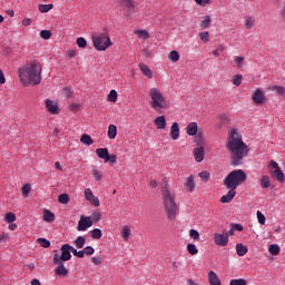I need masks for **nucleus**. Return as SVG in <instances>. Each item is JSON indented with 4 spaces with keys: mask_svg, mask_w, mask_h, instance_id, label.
<instances>
[{
    "mask_svg": "<svg viewBox=\"0 0 285 285\" xmlns=\"http://www.w3.org/2000/svg\"><path fill=\"white\" fill-rule=\"evenodd\" d=\"M120 235H121L124 242H128V239H130V226L125 225Z\"/></svg>",
    "mask_w": 285,
    "mask_h": 285,
    "instance_id": "obj_27",
    "label": "nucleus"
},
{
    "mask_svg": "<svg viewBox=\"0 0 285 285\" xmlns=\"http://www.w3.org/2000/svg\"><path fill=\"white\" fill-rule=\"evenodd\" d=\"M268 169L269 170H279V164L275 160H271L268 164Z\"/></svg>",
    "mask_w": 285,
    "mask_h": 285,
    "instance_id": "obj_60",
    "label": "nucleus"
},
{
    "mask_svg": "<svg viewBox=\"0 0 285 285\" xmlns=\"http://www.w3.org/2000/svg\"><path fill=\"white\" fill-rule=\"evenodd\" d=\"M235 63H236V66H238V68H243L244 67V57H236L235 58Z\"/></svg>",
    "mask_w": 285,
    "mask_h": 285,
    "instance_id": "obj_62",
    "label": "nucleus"
},
{
    "mask_svg": "<svg viewBox=\"0 0 285 285\" xmlns=\"http://www.w3.org/2000/svg\"><path fill=\"white\" fill-rule=\"evenodd\" d=\"M187 250H188L189 255H197V253H199V249H197V246L193 243H189L187 245Z\"/></svg>",
    "mask_w": 285,
    "mask_h": 285,
    "instance_id": "obj_37",
    "label": "nucleus"
},
{
    "mask_svg": "<svg viewBox=\"0 0 285 285\" xmlns=\"http://www.w3.org/2000/svg\"><path fill=\"white\" fill-rule=\"evenodd\" d=\"M279 250H281V248H279V245H277V244H272L268 247V253L271 255H279Z\"/></svg>",
    "mask_w": 285,
    "mask_h": 285,
    "instance_id": "obj_34",
    "label": "nucleus"
},
{
    "mask_svg": "<svg viewBox=\"0 0 285 285\" xmlns=\"http://www.w3.org/2000/svg\"><path fill=\"white\" fill-rule=\"evenodd\" d=\"M195 144L198 148H204V137H202V135H197L195 138Z\"/></svg>",
    "mask_w": 285,
    "mask_h": 285,
    "instance_id": "obj_43",
    "label": "nucleus"
},
{
    "mask_svg": "<svg viewBox=\"0 0 285 285\" xmlns=\"http://www.w3.org/2000/svg\"><path fill=\"white\" fill-rule=\"evenodd\" d=\"M32 190V187L30 186V184H26L22 188H21V193L23 197H28L30 195Z\"/></svg>",
    "mask_w": 285,
    "mask_h": 285,
    "instance_id": "obj_38",
    "label": "nucleus"
},
{
    "mask_svg": "<svg viewBox=\"0 0 285 285\" xmlns=\"http://www.w3.org/2000/svg\"><path fill=\"white\" fill-rule=\"evenodd\" d=\"M79 104H77V102H72L71 105H70V110H79Z\"/></svg>",
    "mask_w": 285,
    "mask_h": 285,
    "instance_id": "obj_64",
    "label": "nucleus"
},
{
    "mask_svg": "<svg viewBox=\"0 0 285 285\" xmlns=\"http://www.w3.org/2000/svg\"><path fill=\"white\" fill-rule=\"evenodd\" d=\"M105 161H109V164H111V166L117 164V155L108 154V156H107Z\"/></svg>",
    "mask_w": 285,
    "mask_h": 285,
    "instance_id": "obj_59",
    "label": "nucleus"
},
{
    "mask_svg": "<svg viewBox=\"0 0 285 285\" xmlns=\"http://www.w3.org/2000/svg\"><path fill=\"white\" fill-rule=\"evenodd\" d=\"M210 21H212L210 16H205L200 21V28L203 29L210 28Z\"/></svg>",
    "mask_w": 285,
    "mask_h": 285,
    "instance_id": "obj_35",
    "label": "nucleus"
},
{
    "mask_svg": "<svg viewBox=\"0 0 285 285\" xmlns=\"http://www.w3.org/2000/svg\"><path fill=\"white\" fill-rule=\"evenodd\" d=\"M197 130H198L197 122H190L186 128V132L187 135H189V137H195V135H197Z\"/></svg>",
    "mask_w": 285,
    "mask_h": 285,
    "instance_id": "obj_19",
    "label": "nucleus"
},
{
    "mask_svg": "<svg viewBox=\"0 0 285 285\" xmlns=\"http://www.w3.org/2000/svg\"><path fill=\"white\" fill-rule=\"evenodd\" d=\"M115 137H117V126L109 125V127H108V138L109 139H115Z\"/></svg>",
    "mask_w": 285,
    "mask_h": 285,
    "instance_id": "obj_32",
    "label": "nucleus"
},
{
    "mask_svg": "<svg viewBox=\"0 0 285 285\" xmlns=\"http://www.w3.org/2000/svg\"><path fill=\"white\" fill-rule=\"evenodd\" d=\"M261 188L266 190V188H271V178L268 176H263L261 179Z\"/></svg>",
    "mask_w": 285,
    "mask_h": 285,
    "instance_id": "obj_30",
    "label": "nucleus"
},
{
    "mask_svg": "<svg viewBox=\"0 0 285 285\" xmlns=\"http://www.w3.org/2000/svg\"><path fill=\"white\" fill-rule=\"evenodd\" d=\"M254 24H255V19H253L250 17L245 18V27L250 29V28H253Z\"/></svg>",
    "mask_w": 285,
    "mask_h": 285,
    "instance_id": "obj_58",
    "label": "nucleus"
},
{
    "mask_svg": "<svg viewBox=\"0 0 285 285\" xmlns=\"http://www.w3.org/2000/svg\"><path fill=\"white\" fill-rule=\"evenodd\" d=\"M40 37L41 39H50V37H52V32H50V30H41L40 31Z\"/></svg>",
    "mask_w": 285,
    "mask_h": 285,
    "instance_id": "obj_55",
    "label": "nucleus"
},
{
    "mask_svg": "<svg viewBox=\"0 0 285 285\" xmlns=\"http://www.w3.org/2000/svg\"><path fill=\"white\" fill-rule=\"evenodd\" d=\"M199 177L203 179V181H208V179H210V173L207 170L200 171Z\"/></svg>",
    "mask_w": 285,
    "mask_h": 285,
    "instance_id": "obj_56",
    "label": "nucleus"
},
{
    "mask_svg": "<svg viewBox=\"0 0 285 285\" xmlns=\"http://www.w3.org/2000/svg\"><path fill=\"white\" fill-rule=\"evenodd\" d=\"M205 156H206V151L204 150V147L194 148V157L197 164H202V160L204 159Z\"/></svg>",
    "mask_w": 285,
    "mask_h": 285,
    "instance_id": "obj_14",
    "label": "nucleus"
},
{
    "mask_svg": "<svg viewBox=\"0 0 285 285\" xmlns=\"http://www.w3.org/2000/svg\"><path fill=\"white\" fill-rule=\"evenodd\" d=\"M71 253L75 255V257H79V259H83V249L77 250L73 246H71Z\"/></svg>",
    "mask_w": 285,
    "mask_h": 285,
    "instance_id": "obj_45",
    "label": "nucleus"
},
{
    "mask_svg": "<svg viewBox=\"0 0 285 285\" xmlns=\"http://www.w3.org/2000/svg\"><path fill=\"white\" fill-rule=\"evenodd\" d=\"M246 173L242 169L232 170L223 180L225 188H233L237 190L238 186H242L246 181Z\"/></svg>",
    "mask_w": 285,
    "mask_h": 285,
    "instance_id": "obj_6",
    "label": "nucleus"
},
{
    "mask_svg": "<svg viewBox=\"0 0 285 285\" xmlns=\"http://www.w3.org/2000/svg\"><path fill=\"white\" fill-rule=\"evenodd\" d=\"M73 245L76 248H83L86 246V237L85 236H78L76 240H73Z\"/></svg>",
    "mask_w": 285,
    "mask_h": 285,
    "instance_id": "obj_28",
    "label": "nucleus"
},
{
    "mask_svg": "<svg viewBox=\"0 0 285 285\" xmlns=\"http://www.w3.org/2000/svg\"><path fill=\"white\" fill-rule=\"evenodd\" d=\"M122 8H127L129 14L135 12V2L132 0H121Z\"/></svg>",
    "mask_w": 285,
    "mask_h": 285,
    "instance_id": "obj_22",
    "label": "nucleus"
},
{
    "mask_svg": "<svg viewBox=\"0 0 285 285\" xmlns=\"http://www.w3.org/2000/svg\"><path fill=\"white\" fill-rule=\"evenodd\" d=\"M236 253L238 255V257H244V255H246V253H248V247H246V245L238 243L236 244Z\"/></svg>",
    "mask_w": 285,
    "mask_h": 285,
    "instance_id": "obj_20",
    "label": "nucleus"
},
{
    "mask_svg": "<svg viewBox=\"0 0 285 285\" xmlns=\"http://www.w3.org/2000/svg\"><path fill=\"white\" fill-rule=\"evenodd\" d=\"M272 177H275V179H277V181H281V184H284L285 176H284V171H282V169L273 170Z\"/></svg>",
    "mask_w": 285,
    "mask_h": 285,
    "instance_id": "obj_24",
    "label": "nucleus"
},
{
    "mask_svg": "<svg viewBox=\"0 0 285 285\" xmlns=\"http://www.w3.org/2000/svg\"><path fill=\"white\" fill-rule=\"evenodd\" d=\"M91 222H100L101 220V213L95 212L89 216Z\"/></svg>",
    "mask_w": 285,
    "mask_h": 285,
    "instance_id": "obj_57",
    "label": "nucleus"
},
{
    "mask_svg": "<svg viewBox=\"0 0 285 285\" xmlns=\"http://www.w3.org/2000/svg\"><path fill=\"white\" fill-rule=\"evenodd\" d=\"M134 35L138 37V39H150V33H148L146 30L140 29V30H135Z\"/></svg>",
    "mask_w": 285,
    "mask_h": 285,
    "instance_id": "obj_26",
    "label": "nucleus"
},
{
    "mask_svg": "<svg viewBox=\"0 0 285 285\" xmlns=\"http://www.w3.org/2000/svg\"><path fill=\"white\" fill-rule=\"evenodd\" d=\"M139 68L147 79H153V70H150V67H148V65L140 63Z\"/></svg>",
    "mask_w": 285,
    "mask_h": 285,
    "instance_id": "obj_18",
    "label": "nucleus"
},
{
    "mask_svg": "<svg viewBox=\"0 0 285 285\" xmlns=\"http://www.w3.org/2000/svg\"><path fill=\"white\" fill-rule=\"evenodd\" d=\"M243 77L242 75H235L233 77V83L234 86H242Z\"/></svg>",
    "mask_w": 285,
    "mask_h": 285,
    "instance_id": "obj_54",
    "label": "nucleus"
},
{
    "mask_svg": "<svg viewBox=\"0 0 285 285\" xmlns=\"http://www.w3.org/2000/svg\"><path fill=\"white\" fill-rule=\"evenodd\" d=\"M168 59L169 61H171L173 63H177V61H179V52H177V50H173L168 53Z\"/></svg>",
    "mask_w": 285,
    "mask_h": 285,
    "instance_id": "obj_31",
    "label": "nucleus"
},
{
    "mask_svg": "<svg viewBox=\"0 0 285 285\" xmlns=\"http://www.w3.org/2000/svg\"><path fill=\"white\" fill-rule=\"evenodd\" d=\"M199 37L204 41V43H208V41H210V33L208 31L200 32Z\"/></svg>",
    "mask_w": 285,
    "mask_h": 285,
    "instance_id": "obj_42",
    "label": "nucleus"
},
{
    "mask_svg": "<svg viewBox=\"0 0 285 285\" xmlns=\"http://www.w3.org/2000/svg\"><path fill=\"white\" fill-rule=\"evenodd\" d=\"M37 242L42 248H50V240L48 238H38Z\"/></svg>",
    "mask_w": 285,
    "mask_h": 285,
    "instance_id": "obj_40",
    "label": "nucleus"
},
{
    "mask_svg": "<svg viewBox=\"0 0 285 285\" xmlns=\"http://www.w3.org/2000/svg\"><path fill=\"white\" fill-rule=\"evenodd\" d=\"M91 40L94 43V48L98 50L99 52H104L105 50H108L110 46H112V41L110 40V36L108 33H92Z\"/></svg>",
    "mask_w": 285,
    "mask_h": 285,
    "instance_id": "obj_7",
    "label": "nucleus"
},
{
    "mask_svg": "<svg viewBox=\"0 0 285 285\" xmlns=\"http://www.w3.org/2000/svg\"><path fill=\"white\" fill-rule=\"evenodd\" d=\"M154 124L157 130H164L166 128V116H158Z\"/></svg>",
    "mask_w": 285,
    "mask_h": 285,
    "instance_id": "obj_17",
    "label": "nucleus"
},
{
    "mask_svg": "<svg viewBox=\"0 0 285 285\" xmlns=\"http://www.w3.org/2000/svg\"><path fill=\"white\" fill-rule=\"evenodd\" d=\"M81 144H85V146H92V137L88 134H83L80 138Z\"/></svg>",
    "mask_w": 285,
    "mask_h": 285,
    "instance_id": "obj_29",
    "label": "nucleus"
},
{
    "mask_svg": "<svg viewBox=\"0 0 285 285\" xmlns=\"http://www.w3.org/2000/svg\"><path fill=\"white\" fill-rule=\"evenodd\" d=\"M227 190L228 193L220 198L222 204H230V200L235 199V195H237V189L227 188Z\"/></svg>",
    "mask_w": 285,
    "mask_h": 285,
    "instance_id": "obj_13",
    "label": "nucleus"
},
{
    "mask_svg": "<svg viewBox=\"0 0 285 285\" xmlns=\"http://www.w3.org/2000/svg\"><path fill=\"white\" fill-rule=\"evenodd\" d=\"M92 177L95 178L96 181H101V173H99L97 168L92 169Z\"/></svg>",
    "mask_w": 285,
    "mask_h": 285,
    "instance_id": "obj_61",
    "label": "nucleus"
},
{
    "mask_svg": "<svg viewBox=\"0 0 285 285\" xmlns=\"http://www.w3.org/2000/svg\"><path fill=\"white\" fill-rule=\"evenodd\" d=\"M232 228H234L235 230H238L239 233L244 230V226H242V224H232Z\"/></svg>",
    "mask_w": 285,
    "mask_h": 285,
    "instance_id": "obj_63",
    "label": "nucleus"
},
{
    "mask_svg": "<svg viewBox=\"0 0 285 285\" xmlns=\"http://www.w3.org/2000/svg\"><path fill=\"white\" fill-rule=\"evenodd\" d=\"M185 188L188 193H193V190H195V178L193 176H189L185 181Z\"/></svg>",
    "mask_w": 285,
    "mask_h": 285,
    "instance_id": "obj_21",
    "label": "nucleus"
},
{
    "mask_svg": "<svg viewBox=\"0 0 285 285\" xmlns=\"http://www.w3.org/2000/svg\"><path fill=\"white\" fill-rule=\"evenodd\" d=\"M91 226L92 218H90L89 216H81L78 222L77 230H79V233H82L88 230V228H91Z\"/></svg>",
    "mask_w": 285,
    "mask_h": 285,
    "instance_id": "obj_8",
    "label": "nucleus"
},
{
    "mask_svg": "<svg viewBox=\"0 0 285 285\" xmlns=\"http://www.w3.org/2000/svg\"><path fill=\"white\" fill-rule=\"evenodd\" d=\"M85 199L91 204V206H99V198L96 197L95 194H92V189L86 188L85 189Z\"/></svg>",
    "mask_w": 285,
    "mask_h": 285,
    "instance_id": "obj_12",
    "label": "nucleus"
},
{
    "mask_svg": "<svg viewBox=\"0 0 285 285\" xmlns=\"http://www.w3.org/2000/svg\"><path fill=\"white\" fill-rule=\"evenodd\" d=\"M226 148L230 155V165L232 166H242L244 164V158L248 157V145L242 140V135L237 132V129H233Z\"/></svg>",
    "mask_w": 285,
    "mask_h": 285,
    "instance_id": "obj_1",
    "label": "nucleus"
},
{
    "mask_svg": "<svg viewBox=\"0 0 285 285\" xmlns=\"http://www.w3.org/2000/svg\"><path fill=\"white\" fill-rule=\"evenodd\" d=\"M46 108L50 115H59L61 112V109H59V105L55 100L47 99L46 100Z\"/></svg>",
    "mask_w": 285,
    "mask_h": 285,
    "instance_id": "obj_11",
    "label": "nucleus"
},
{
    "mask_svg": "<svg viewBox=\"0 0 285 285\" xmlns=\"http://www.w3.org/2000/svg\"><path fill=\"white\" fill-rule=\"evenodd\" d=\"M61 254H53L52 263L55 264V275L58 277H68V268L66 267V262L72 259V246L70 244H65L60 248Z\"/></svg>",
    "mask_w": 285,
    "mask_h": 285,
    "instance_id": "obj_3",
    "label": "nucleus"
},
{
    "mask_svg": "<svg viewBox=\"0 0 285 285\" xmlns=\"http://www.w3.org/2000/svg\"><path fill=\"white\" fill-rule=\"evenodd\" d=\"M149 97L151 99L150 108L158 112V115H161V110L168 108V101L166 100V97H164V94H161V90H159V88L154 87L149 89Z\"/></svg>",
    "mask_w": 285,
    "mask_h": 285,
    "instance_id": "obj_5",
    "label": "nucleus"
},
{
    "mask_svg": "<svg viewBox=\"0 0 285 285\" xmlns=\"http://www.w3.org/2000/svg\"><path fill=\"white\" fill-rule=\"evenodd\" d=\"M59 204L66 205L70 203V196L68 194H60L58 196Z\"/></svg>",
    "mask_w": 285,
    "mask_h": 285,
    "instance_id": "obj_33",
    "label": "nucleus"
},
{
    "mask_svg": "<svg viewBox=\"0 0 285 285\" xmlns=\"http://www.w3.org/2000/svg\"><path fill=\"white\" fill-rule=\"evenodd\" d=\"M169 137L173 139V141H177V139H179V124L174 122L171 125Z\"/></svg>",
    "mask_w": 285,
    "mask_h": 285,
    "instance_id": "obj_15",
    "label": "nucleus"
},
{
    "mask_svg": "<svg viewBox=\"0 0 285 285\" xmlns=\"http://www.w3.org/2000/svg\"><path fill=\"white\" fill-rule=\"evenodd\" d=\"M269 90H276L277 95H284L285 88L283 86H272Z\"/></svg>",
    "mask_w": 285,
    "mask_h": 285,
    "instance_id": "obj_49",
    "label": "nucleus"
},
{
    "mask_svg": "<svg viewBox=\"0 0 285 285\" xmlns=\"http://www.w3.org/2000/svg\"><path fill=\"white\" fill-rule=\"evenodd\" d=\"M189 237H191V239L195 242H199V232H197V229H190Z\"/></svg>",
    "mask_w": 285,
    "mask_h": 285,
    "instance_id": "obj_47",
    "label": "nucleus"
},
{
    "mask_svg": "<svg viewBox=\"0 0 285 285\" xmlns=\"http://www.w3.org/2000/svg\"><path fill=\"white\" fill-rule=\"evenodd\" d=\"M101 237H104V233L101 232V229L95 228L94 230H91L92 239H101Z\"/></svg>",
    "mask_w": 285,
    "mask_h": 285,
    "instance_id": "obj_36",
    "label": "nucleus"
},
{
    "mask_svg": "<svg viewBox=\"0 0 285 285\" xmlns=\"http://www.w3.org/2000/svg\"><path fill=\"white\" fill-rule=\"evenodd\" d=\"M91 262L96 266H101V264L104 263V257H101V256H94V257H91Z\"/></svg>",
    "mask_w": 285,
    "mask_h": 285,
    "instance_id": "obj_48",
    "label": "nucleus"
},
{
    "mask_svg": "<svg viewBox=\"0 0 285 285\" xmlns=\"http://www.w3.org/2000/svg\"><path fill=\"white\" fill-rule=\"evenodd\" d=\"M19 79L23 86H39L41 83V63L37 60L19 68Z\"/></svg>",
    "mask_w": 285,
    "mask_h": 285,
    "instance_id": "obj_2",
    "label": "nucleus"
},
{
    "mask_svg": "<svg viewBox=\"0 0 285 285\" xmlns=\"http://www.w3.org/2000/svg\"><path fill=\"white\" fill-rule=\"evenodd\" d=\"M252 101L256 104V106H263V104H266V95H264V91L259 88H257L252 94Z\"/></svg>",
    "mask_w": 285,
    "mask_h": 285,
    "instance_id": "obj_9",
    "label": "nucleus"
},
{
    "mask_svg": "<svg viewBox=\"0 0 285 285\" xmlns=\"http://www.w3.org/2000/svg\"><path fill=\"white\" fill-rule=\"evenodd\" d=\"M117 90L112 89L108 95V101H111L112 104L117 102Z\"/></svg>",
    "mask_w": 285,
    "mask_h": 285,
    "instance_id": "obj_41",
    "label": "nucleus"
},
{
    "mask_svg": "<svg viewBox=\"0 0 285 285\" xmlns=\"http://www.w3.org/2000/svg\"><path fill=\"white\" fill-rule=\"evenodd\" d=\"M77 46L78 48H86V46H88V41H86V38L80 37L77 39Z\"/></svg>",
    "mask_w": 285,
    "mask_h": 285,
    "instance_id": "obj_51",
    "label": "nucleus"
},
{
    "mask_svg": "<svg viewBox=\"0 0 285 285\" xmlns=\"http://www.w3.org/2000/svg\"><path fill=\"white\" fill-rule=\"evenodd\" d=\"M43 222H47V224H52V222H55V214L49 209H43Z\"/></svg>",
    "mask_w": 285,
    "mask_h": 285,
    "instance_id": "obj_23",
    "label": "nucleus"
},
{
    "mask_svg": "<svg viewBox=\"0 0 285 285\" xmlns=\"http://www.w3.org/2000/svg\"><path fill=\"white\" fill-rule=\"evenodd\" d=\"M83 256L86 255H95V247L92 246H87L82 249Z\"/></svg>",
    "mask_w": 285,
    "mask_h": 285,
    "instance_id": "obj_50",
    "label": "nucleus"
},
{
    "mask_svg": "<svg viewBox=\"0 0 285 285\" xmlns=\"http://www.w3.org/2000/svg\"><path fill=\"white\" fill-rule=\"evenodd\" d=\"M229 285H248L245 278H235L229 282Z\"/></svg>",
    "mask_w": 285,
    "mask_h": 285,
    "instance_id": "obj_39",
    "label": "nucleus"
},
{
    "mask_svg": "<svg viewBox=\"0 0 285 285\" xmlns=\"http://www.w3.org/2000/svg\"><path fill=\"white\" fill-rule=\"evenodd\" d=\"M6 222L8 224H12L13 222H17V216L13 213H7L6 214Z\"/></svg>",
    "mask_w": 285,
    "mask_h": 285,
    "instance_id": "obj_44",
    "label": "nucleus"
},
{
    "mask_svg": "<svg viewBox=\"0 0 285 285\" xmlns=\"http://www.w3.org/2000/svg\"><path fill=\"white\" fill-rule=\"evenodd\" d=\"M109 154L110 153L108 151V148H98V149H96L97 157H99V159H105V161L108 158Z\"/></svg>",
    "mask_w": 285,
    "mask_h": 285,
    "instance_id": "obj_25",
    "label": "nucleus"
},
{
    "mask_svg": "<svg viewBox=\"0 0 285 285\" xmlns=\"http://www.w3.org/2000/svg\"><path fill=\"white\" fill-rule=\"evenodd\" d=\"M228 233L227 234H219L215 233L214 234V242L216 246H228Z\"/></svg>",
    "mask_w": 285,
    "mask_h": 285,
    "instance_id": "obj_10",
    "label": "nucleus"
},
{
    "mask_svg": "<svg viewBox=\"0 0 285 285\" xmlns=\"http://www.w3.org/2000/svg\"><path fill=\"white\" fill-rule=\"evenodd\" d=\"M207 277L210 285H222V281H219V276H217V274L214 271H210Z\"/></svg>",
    "mask_w": 285,
    "mask_h": 285,
    "instance_id": "obj_16",
    "label": "nucleus"
},
{
    "mask_svg": "<svg viewBox=\"0 0 285 285\" xmlns=\"http://www.w3.org/2000/svg\"><path fill=\"white\" fill-rule=\"evenodd\" d=\"M62 92H63V96L67 98V99H72V89H70V87H66L62 89Z\"/></svg>",
    "mask_w": 285,
    "mask_h": 285,
    "instance_id": "obj_53",
    "label": "nucleus"
},
{
    "mask_svg": "<svg viewBox=\"0 0 285 285\" xmlns=\"http://www.w3.org/2000/svg\"><path fill=\"white\" fill-rule=\"evenodd\" d=\"M161 199L167 219H175V217H177V210H179V206L177 205L175 193L170 191L168 185L161 189Z\"/></svg>",
    "mask_w": 285,
    "mask_h": 285,
    "instance_id": "obj_4",
    "label": "nucleus"
},
{
    "mask_svg": "<svg viewBox=\"0 0 285 285\" xmlns=\"http://www.w3.org/2000/svg\"><path fill=\"white\" fill-rule=\"evenodd\" d=\"M256 215L258 224H261V226H264V224H266V216H264L259 210H257Z\"/></svg>",
    "mask_w": 285,
    "mask_h": 285,
    "instance_id": "obj_52",
    "label": "nucleus"
},
{
    "mask_svg": "<svg viewBox=\"0 0 285 285\" xmlns=\"http://www.w3.org/2000/svg\"><path fill=\"white\" fill-rule=\"evenodd\" d=\"M53 6L52 4H39L38 9L41 12H50L52 10Z\"/></svg>",
    "mask_w": 285,
    "mask_h": 285,
    "instance_id": "obj_46",
    "label": "nucleus"
}]
</instances>
